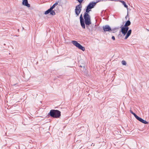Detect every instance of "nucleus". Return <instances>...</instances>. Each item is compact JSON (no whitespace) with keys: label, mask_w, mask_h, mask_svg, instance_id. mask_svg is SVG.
Here are the masks:
<instances>
[{"label":"nucleus","mask_w":149,"mask_h":149,"mask_svg":"<svg viewBox=\"0 0 149 149\" xmlns=\"http://www.w3.org/2000/svg\"><path fill=\"white\" fill-rule=\"evenodd\" d=\"M84 24H81V26L83 29H85L86 28L85 24H86V28L88 29H90L89 26L91 24V22L90 16L88 13L85 12L84 13Z\"/></svg>","instance_id":"f257e3e1"},{"label":"nucleus","mask_w":149,"mask_h":149,"mask_svg":"<svg viewBox=\"0 0 149 149\" xmlns=\"http://www.w3.org/2000/svg\"><path fill=\"white\" fill-rule=\"evenodd\" d=\"M47 116L54 118H58L61 116V112L57 110L52 109L50 110Z\"/></svg>","instance_id":"f03ea898"},{"label":"nucleus","mask_w":149,"mask_h":149,"mask_svg":"<svg viewBox=\"0 0 149 149\" xmlns=\"http://www.w3.org/2000/svg\"><path fill=\"white\" fill-rule=\"evenodd\" d=\"M101 1V0H100L95 2L93 1L90 2L88 5L86 7V12H85L89 13V12L91 11V9L94 8L96 3Z\"/></svg>","instance_id":"7ed1b4c3"},{"label":"nucleus","mask_w":149,"mask_h":149,"mask_svg":"<svg viewBox=\"0 0 149 149\" xmlns=\"http://www.w3.org/2000/svg\"><path fill=\"white\" fill-rule=\"evenodd\" d=\"M82 7L81 4H79L76 6L75 9V13L76 17L79 15L81 11Z\"/></svg>","instance_id":"20e7f679"},{"label":"nucleus","mask_w":149,"mask_h":149,"mask_svg":"<svg viewBox=\"0 0 149 149\" xmlns=\"http://www.w3.org/2000/svg\"><path fill=\"white\" fill-rule=\"evenodd\" d=\"M53 9L49 8L45 12V15H47L50 13V15H55L56 14L55 13L54 11L53 10Z\"/></svg>","instance_id":"39448f33"},{"label":"nucleus","mask_w":149,"mask_h":149,"mask_svg":"<svg viewBox=\"0 0 149 149\" xmlns=\"http://www.w3.org/2000/svg\"><path fill=\"white\" fill-rule=\"evenodd\" d=\"M103 28L104 31H112V29L108 25H106L103 26Z\"/></svg>","instance_id":"423d86ee"},{"label":"nucleus","mask_w":149,"mask_h":149,"mask_svg":"<svg viewBox=\"0 0 149 149\" xmlns=\"http://www.w3.org/2000/svg\"><path fill=\"white\" fill-rule=\"evenodd\" d=\"M120 28H121V31H120V32H121L123 34L124 36L127 33V31L124 26H123V25L120 27Z\"/></svg>","instance_id":"0eeeda50"},{"label":"nucleus","mask_w":149,"mask_h":149,"mask_svg":"<svg viewBox=\"0 0 149 149\" xmlns=\"http://www.w3.org/2000/svg\"><path fill=\"white\" fill-rule=\"evenodd\" d=\"M136 119L138 120L139 121L141 122L142 123L144 124H148V122L146 121V120H144L141 118L139 117V116L136 118Z\"/></svg>","instance_id":"6e6552de"},{"label":"nucleus","mask_w":149,"mask_h":149,"mask_svg":"<svg viewBox=\"0 0 149 149\" xmlns=\"http://www.w3.org/2000/svg\"><path fill=\"white\" fill-rule=\"evenodd\" d=\"M22 4L24 6H26L28 7H30V5L28 3V0H22Z\"/></svg>","instance_id":"1a4fd4ad"},{"label":"nucleus","mask_w":149,"mask_h":149,"mask_svg":"<svg viewBox=\"0 0 149 149\" xmlns=\"http://www.w3.org/2000/svg\"><path fill=\"white\" fill-rule=\"evenodd\" d=\"M132 33V30L130 29L127 32L125 38V39H127L128 37L130 36Z\"/></svg>","instance_id":"9d476101"},{"label":"nucleus","mask_w":149,"mask_h":149,"mask_svg":"<svg viewBox=\"0 0 149 149\" xmlns=\"http://www.w3.org/2000/svg\"><path fill=\"white\" fill-rule=\"evenodd\" d=\"M80 21L81 25V24H84V18H83L82 15L81 14L80 16Z\"/></svg>","instance_id":"9b49d317"},{"label":"nucleus","mask_w":149,"mask_h":149,"mask_svg":"<svg viewBox=\"0 0 149 149\" xmlns=\"http://www.w3.org/2000/svg\"><path fill=\"white\" fill-rule=\"evenodd\" d=\"M72 43L75 46H76L77 47H78L79 45V43H78L77 41L75 40H72Z\"/></svg>","instance_id":"f8f14e48"},{"label":"nucleus","mask_w":149,"mask_h":149,"mask_svg":"<svg viewBox=\"0 0 149 149\" xmlns=\"http://www.w3.org/2000/svg\"><path fill=\"white\" fill-rule=\"evenodd\" d=\"M77 48H78L79 49L82 50L83 51H84L85 49L84 47H83L80 44H79Z\"/></svg>","instance_id":"ddd939ff"},{"label":"nucleus","mask_w":149,"mask_h":149,"mask_svg":"<svg viewBox=\"0 0 149 149\" xmlns=\"http://www.w3.org/2000/svg\"><path fill=\"white\" fill-rule=\"evenodd\" d=\"M129 19L126 22V23L124 26H129L131 24V22L129 20Z\"/></svg>","instance_id":"4468645a"},{"label":"nucleus","mask_w":149,"mask_h":149,"mask_svg":"<svg viewBox=\"0 0 149 149\" xmlns=\"http://www.w3.org/2000/svg\"><path fill=\"white\" fill-rule=\"evenodd\" d=\"M59 2V1H58L57 2H56L51 7H50V8L53 9L55 6L58 4V3Z\"/></svg>","instance_id":"2eb2a0df"},{"label":"nucleus","mask_w":149,"mask_h":149,"mask_svg":"<svg viewBox=\"0 0 149 149\" xmlns=\"http://www.w3.org/2000/svg\"><path fill=\"white\" fill-rule=\"evenodd\" d=\"M121 2H122V3H123V4L124 5V6L126 8L127 10H128V6L127 5V4H126L125 2L123 1H121ZM127 12H128V11H127Z\"/></svg>","instance_id":"dca6fc26"},{"label":"nucleus","mask_w":149,"mask_h":149,"mask_svg":"<svg viewBox=\"0 0 149 149\" xmlns=\"http://www.w3.org/2000/svg\"><path fill=\"white\" fill-rule=\"evenodd\" d=\"M130 111L131 113L136 118L138 116L135 113H134L131 110H130Z\"/></svg>","instance_id":"f3484780"},{"label":"nucleus","mask_w":149,"mask_h":149,"mask_svg":"<svg viewBox=\"0 0 149 149\" xmlns=\"http://www.w3.org/2000/svg\"><path fill=\"white\" fill-rule=\"evenodd\" d=\"M79 66L82 68V69H81V70L82 71H84V70H86V68L84 66H82L81 65H80Z\"/></svg>","instance_id":"a211bd4d"},{"label":"nucleus","mask_w":149,"mask_h":149,"mask_svg":"<svg viewBox=\"0 0 149 149\" xmlns=\"http://www.w3.org/2000/svg\"><path fill=\"white\" fill-rule=\"evenodd\" d=\"M122 63L123 65H126L127 63L125 61H122Z\"/></svg>","instance_id":"6ab92c4d"},{"label":"nucleus","mask_w":149,"mask_h":149,"mask_svg":"<svg viewBox=\"0 0 149 149\" xmlns=\"http://www.w3.org/2000/svg\"><path fill=\"white\" fill-rule=\"evenodd\" d=\"M124 27L125 28L127 31H128L129 27L128 26H124Z\"/></svg>","instance_id":"aec40b11"},{"label":"nucleus","mask_w":149,"mask_h":149,"mask_svg":"<svg viewBox=\"0 0 149 149\" xmlns=\"http://www.w3.org/2000/svg\"><path fill=\"white\" fill-rule=\"evenodd\" d=\"M78 1V2L79 3V4H81V3L83 2L84 0H76Z\"/></svg>","instance_id":"412c9836"},{"label":"nucleus","mask_w":149,"mask_h":149,"mask_svg":"<svg viewBox=\"0 0 149 149\" xmlns=\"http://www.w3.org/2000/svg\"><path fill=\"white\" fill-rule=\"evenodd\" d=\"M122 36V35H121V34L120 33L118 35V38H121Z\"/></svg>","instance_id":"4be33fe9"},{"label":"nucleus","mask_w":149,"mask_h":149,"mask_svg":"<svg viewBox=\"0 0 149 149\" xmlns=\"http://www.w3.org/2000/svg\"><path fill=\"white\" fill-rule=\"evenodd\" d=\"M111 38L112 40H114L115 39V37L114 36H113L112 37V38Z\"/></svg>","instance_id":"5701e85b"},{"label":"nucleus","mask_w":149,"mask_h":149,"mask_svg":"<svg viewBox=\"0 0 149 149\" xmlns=\"http://www.w3.org/2000/svg\"><path fill=\"white\" fill-rule=\"evenodd\" d=\"M117 29L118 28H114L113 29H112V30H113V31L115 30H116V29Z\"/></svg>","instance_id":"b1692460"},{"label":"nucleus","mask_w":149,"mask_h":149,"mask_svg":"<svg viewBox=\"0 0 149 149\" xmlns=\"http://www.w3.org/2000/svg\"><path fill=\"white\" fill-rule=\"evenodd\" d=\"M127 16H128V14H127V15L125 17V18L126 19H127Z\"/></svg>","instance_id":"393cba45"},{"label":"nucleus","mask_w":149,"mask_h":149,"mask_svg":"<svg viewBox=\"0 0 149 149\" xmlns=\"http://www.w3.org/2000/svg\"><path fill=\"white\" fill-rule=\"evenodd\" d=\"M102 1H103V0H101Z\"/></svg>","instance_id":"a878e982"}]
</instances>
